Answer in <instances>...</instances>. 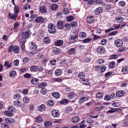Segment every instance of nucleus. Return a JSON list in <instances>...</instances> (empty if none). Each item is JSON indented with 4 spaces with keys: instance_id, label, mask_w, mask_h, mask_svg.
<instances>
[{
    "instance_id": "1",
    "label": "nucleus",
    "mask_w": 128,
    "mask_h": 128,
    "mask_svg": "<svg viewBox=\"0 0 128 128\" xmlns=\"http://www.w3.org/2000/svg\"><path fill=\"white\" fill-rule=\"evenodd\" d=\"M48 31L50 33H54L56 31L55 26L52 23L49 24L48 26Z\"/></svg>"
},
{
    "instance_id": "2",
    "label": "nucleus",
    "mask_w": 128,
    "mask_h": 128,
    "mask_svg": "<svg viewBox=\"0 0 128 128\" xmlns=\"http://www.w3.org/2000/svg\"><path fill=\"white\" fill-rule=\"evenodd\" d=\"M114 44L117 47L122 46L123 44L122 41L120 39H117L114 41Z\"/></svg>"
},
{
    "instance_id": "3",
    "label": "nucleus",
    "mask_w": 128,
    "mask_h": 128,
    "mask_svg": "<svg viewBox=\"0 0 128 128\" xmlns=\"http://www.w3.org/2000/svg\"><path fill=\"white\" fill-rule=\"evenodd\" d=\"M89 98V97L88 96L86 95L85 96L80 98L78 102L80 104H81L84 102L87 101Z\"/></svg>"
},
{
    "instance_id": "4",
    "label": "nucleus",
    "mask_w": 128,
    "mask_h": 128,
    "mask_svg": "<svg viewBox=\"0 0 128 128\" xmlns=\"http://www.w3.org/2000/svg\"><path fill=\"white\" fill-rule=\"evenodd\" d=\"M44 18L42 16H38L35 20V22H40L41 24L42 23L45 21Z\"/></svg>"
},
{
    "instance_id": "5",
    "label": "nucleus",
    "mask_w": 128,
    "mask_h": 128,
    "mask_svg": "<svg viewBox=\"0 0 128 128\" xmlns=\"http://www.w3.org/2000/svg\"><path fill=\"white\" fill-rule=\"evenodd\" d=\"M8 17L10 19H12L15 21L16 20V18L18 16V15L14 13L12 14L10 13H9L8 15Z\"/></svg>"
},
{
    "instance_id": "6",
    "label": "nucleus",
    "mask_w": 128,
    "mask_h": 128,
    "mask_svg": "<svg viewBox=\"0 0 128 128\" xmlns=\"http://www.w3.org/2000/svg\"><path fill=\"white\" fill-rule=\"evenodd\" d=\"M52 114L54 117H58L60 115V112L57 110H54L52 111Z\"/></svg>"
},
{
    "instance_id": "7",
    "label": "nucleus",
    "mask_w": 128,
    "mask_h": 128,
    "mask_svg": "<svg viewBox=\"0 0 128 128\" xmlns=\"http://www.w3.org/2000/svg\"><path fill=\"white\" fill-rule=\"evenodd\" d=\"M94 20V17L92 16H88L86 18L87 22L89 24L92 23Z\"/></svg>"
},
{
    "instance_id": "8",
    "label": "nucleus",
    "mask_w": 128,
    "mask_h": 128,
    "mask_svg": "<svg viewBox=\"0 0 128 128\" xmlns=\"http://www.w3.org/2000/svg\"><path fill=\"white\" fill-rule=\"evenodd\" d=\"M78 38V35H71L69 38V39L71 41L73 42H75Z\"/></svg>"
},
{
    "instance_id": "9",
    "label": "nucleus",
    "mask_w": 128,
    "mask_h": 128,
    "mask_svg": "<svg viewBox=\"0 0 128 128\" xmlns=\"http://www.w3.org/2000/svg\"><path fill=\"white\" fill-rule=\"evenodd\" d=\"M105 50L104 48L102 46H98L97 49V51L98 52L102 54L104 53Z\"/></svg>"
},
{
    "instance_id": "10",
    "label": "nucleus",
    "mask_w": 128,
    "mask_h": 128,
    "mask_svg": "<svg viewBox=\"0 0 128 128\" xmlns=\"http://www.w3.org/2000/svg\"><path fill=\"white\" fill-rule=\"evenodd\" d=\"M64 43L62 40H59L56 42L54 43V45L56 46H59L62 45Z\"/></svg>"
},
{
    "instance_id": "11",
    "label": "nucleus",
    "mask_w": 128,
    "mask_h": 128,
    "mask_svg": "<svg viewBox=\"0 0 128 128\" xmlns=\"http://www.w3.org/2000/svg\"><path fill=\"white\" fill-rule=\"evenodd\" d=\"M76 96V94L73 92L70 93L68 95V97L70 99H72L75 98Z\"/></svg>"
},
{
    "instance_id": "12",
    "label": "nucleus",
    "mask_w": 128,
    "mask_h": 128,
    "mask_svg": "<svg viewBox=\"0 0 128 128\" xmlns=\"http://www.w3.org/2000/svg\"><path fill=\"white\" fill-rule=\"evenodd\" d=\"M103 11V8L100 7H98L96 8L94 12V13L96 14H98L102 13Z\"/></svg>"
},
{
    "instance_id": "13",
    "label": "nucleus",
    "mask_w": 128,
    "mask_h": 128,
    "mask_svg": "<svg viewBox=\"0 0 128 128\" xmlns=\"http://www.w3.org/2000/svg\"><path fill=\"white\" fill-rule=\"evenodd\" d=\"M125 92L124 90H120L116 92V95L118 97H120L124 94Z\"/></svg>"
},
{
    "instance_id": "14",
    "label": "nucleus",
    "mask_w": 128,
    "mask_h": 128,
    "mask_svg": "<svg viewBox=\"0 0 128 128\" xmlns=\"http://www.w3.org/2000/svg\"><path fill=\"white\" fill-rule=\"evenodd\" d=\"M12 65V63L11 62H9L8 61L6 62L4 64V66L6 67V68L8 69L11 68Z\"/></svg>"
},
{
    "instance_id": "15",
    "label": "nucleus",
    "mask_w": 128,
    "mask_h": 128,
    "mask_svg": "<svg viewBox=\"0 0 128 128\" xmlns=\"http://www.w3.org/2000/svg\"><path fill=\"white\" fill-rule=\"evenodd\" d=\"M63 22L62 20H59L57 24V27L58 29H61L63 27Z\"/></svg>"
},
{
    "instance_id": "16",
    "label": "nucleus",
    "mask_w": 128,
    "mask_h": 128,
    "mask_svg": "<svg viewBox=\"0 0 128 128\" xmlns=\"http://www.w3.org/2000/svg\"><path fill=\"white\" fill-rule=\"evenodd\" d=\"M80 118L78 116H75L72 118L71 121L74 123H76L78 122Z\"/></svg>"
},
{
    "instance_id": "17",
    "label": "nucleus",
    "mask_w": 128,
    "mask_h": 128,
    "mask_svg": "<svg viewBox=\"0 0 128 128\" xmlns=\"http://www.w3.org/2000/svg\"><path fill=\"white\" fill-rule=\"evenodd\" d=\"M85 76L84 74L82 72L79 73L78 75V78L80 80H82Z\"/></svg>"
},
{
    "instance_id": "18",
    "label": "nucleus",
    "mask_w": 128,
    "mask_h": 128,
    "mask_svg": "<svg viewBox=\"0 0 128 128\" xmlns=\"http://www.w3.org/2000/svg\"><path fill=\"white\" fill-rule=\"evenodd\" d=\"M31 46H30V48L31 50L36 49L37 47V46L35 44V43L33 42H31L30 43Z\"/></svg>"
},
{
    "instance_id": "19",
    "label": "nucleus",
    "mask_w": 128,
    "mask_h": 128,
    "mask_svg": "<svg viewBox=\"0 0 128 128\" xmlns=\"http://www.w3.org/2000/svg\"><path fill=\"white\" fill-rule=\"evenodd\" d=\"M39 81V79L37 78H34L30 80L31 83L34 84H38Z\"/></svg>"
},
{
    "instance_id": "20",
    "label": "nucleus",
    "mask_w": 128,
    "mask_h": 128,
    "mask_svg": "<svg viewBox=\"0 0 128 128\" xmlns=\"http://www.w3.org/2000/svg\"><path fill=\"white\" fill-rule=\"evenodd\" d=\"M62 71L60 69H58L56 70L55 72V75L56 76H59L62 74Z\"/></svg>"
},
{
    "instance_id": "21",
    "label": "nucleus",
    "mask_w": 128,
    "mask_h": 128,
    "mask_svg": "<svg viewBox=\"0 0 128 128\" xmlns=\"http://www.w3.org/2000/svg\"><path fill=\"white\" fill-rule=\"evenodd\" d=\"M40 12L42 13H45L47 12V10L46 7L44 6H41L40 8Z\"/></svg>"
},
{
    "instance_id": "22",
    "label": "nucleus",
    "mask_w": 128,
    "mask_h": 128,
    "mask_svg": "<svg viewBox=\"0 0 128 128\" xmlns=\"http://www.w3.org/2000/svg\"><path fill=\"white\" fill-rule=\"evenodd\" d=\"M20 25V23L18 22H16L14 23V25L13 30L15 31H16Z\"/></svg>"
},
{
    "instance_id": "23",
    "label": "nucleus",
    "mask_w": 128,
    "mask_h": 128,
    "mask_svg": "<svg viewBox=\"0 0 128 128\" xmlns=\"http://www.w3.org/2000/svg\"><path fill=\"white\" fill-rule=\"evenodd\" d=\"M96 105L98 106L96 107V109L98 111L100 110L103 108V106L99 103H97L96 104Z\"/></svg>"
},
{
    "instance_id": "24",
    "label": "nucleus",
    "mask_w": 128,
    "mask_h": 128,
    "mask_svg": "<svg viewBox=\"0 0 128 128\" xmlns=\"http://www.w3.org/2000/svg\"><path fill=\"white\" fill-rule=\"evenodd\" d=\"M19 47L17 46H13V51L14 53H18L19 51Z\"/></svg>"
},
{
    "instance_id": "25",
    "label": "nucleus",
    "mask_w": 128,
    "mask_h": 128,
    "mask_svg": "<svg viewBox=\"0 0 128 128\" xmlns=\"http://www.w3.org/2000/svg\"><path fill=\"white\" fill-rule=\"evenodd\" d=\"M38 69V67L36 66H32L30 68V70L32 72L36 71Z\"/></svg>"
},
{
    "instance_id": "26",
    "label": "nucleus",
    "mask_w": 128,
    "mask_h": 128,
    "mask_svg": "<svg viewBox=\"0 0 128 128\" xmlns=\"http://www.w3.org/2000/svg\"><path fill=\"white\" fill-rule=\"evenodd\" d=\"M122 72L123 74H126L128 72V66H124L122 68Z\"/></svg>"
},
{
    "instance_id": "27",
    "label": "nucleus",
    "mask_w": 128,
    "mask_h": 128,
    "mask_svg": "<svg viewBox=\"0 0 128 128\" xmlns=\"http://www.w3.org/2000/svg\"><path fill=\"white\" fill-rule=\"evenodd\" d=\"M75 50V48H71L68 51V54L69 55H71L73 54L74 53Z\"/></svg>"
},
{
    "instance_id": "28",
    "label": "nucleus",
    "mask_w": 128,
    "mask_h": 128,
    "mask_svg": "<svg viewBox=\"0 0 128 128\" xmlns=\"http://www.w3.org/2000/svg\"><path fill=\"white\" fill-rule=\"evenodd\" d=\"M14 8V13L17 14L19 12V7L18 6L15 5Z\"/></svg>"
},
{
    "instance_id": "29",
    "label": "nucleus",
    "mask_w": 128,
    "mask_h": 128,
    "mask_svg": "<svg viewBox=\"0 0 128 128\" xmlns=\"http://www.w3.org/2000/svg\"><path fill=\"white\" fill-rule=\"evenodd\" d=\"M53 52L55 54L57 55L59 53L60 50L59 48H54L53 49Z\"/></svg>"
},
{
    "instance_id": "30",
    "label": "nucleus",
    "mask_w": 128,
    "mask_h": 128,
    "mask_svg": "<svg viewBox=\"0 0 128 128\" xmlns=\"http://www.w3.org/2000/svg\"><path fill=\"white\" fill-rule=\"evenodd\" d=\"M115 20L116 21L117 23H120L123 20V18L122 17H117Z\"/></svg>"
},
{
    "instance_id": "31",
    "label": "nucleus",
    "mask_w": 128,
    "mask_h": 128,
    "mask_svg": "<svg viewBox=\"0 0 128 128\" xmlns=\"http://www.w3.org/2000/svg\"><path fill=\"white\" fill-rule=\"evenodd\" d=\"M52 95L56 98H58L60 97V94L57 92H55L52 93Z\"/></svg>"
},
{
    "instance_id": "32",
    "label": "nucleus",
    "mask_w": 128,
    "mask_h": 128,
    "mask_svg": "<svg viewBox=\"0 0 128 128\" xmlns=\"http://www.w3.org/2000/svg\"><path fill=\"white\" fill-rule=\"evenodd\" d=\"M46 108L45 106L43 104H42L38 107V110L40 112H42Z\"/></svg>"
},
{
    "instance_id": "33",
    "label": "nucleus",
    "mask_w": 128,
    "mask_h": 128,
    "mask_svg": "<svg viewBox=\"0 0 128 128\" xmlns=\"http://www.w3.org/2000/svg\"><path fill=\"white\" fill-rule=\"evenodd\" d=\"M5 121L7 123H12L13 122V119L10 118H6L5 119Z\"/></svg>"
},
{
    "instance_id": "34",
    "label": "nucleus",
    "mask_w": 128,
    "mask_h": 128,
    "mask_svg": "<svg viewBox=\"0 0 128 128\" xmlns=\"http://www.w3.org/2000/svg\"><path fill=\"white\" fill-rule=\"evenodd\" d=\"M47 84L45 82H42L38 86V87L40 88H45L47 85Z\"/></svg>"
},
{
    "instance_id": "35",
    "label": "nucleus",
    "mask_w": 128,
    "mask_h": 128,
    "mask_svg": "<svg viewBox=\"0 0 128 128\" xmlns=\"http://www.w3.org/2000/svg\"><path fill=\"white\" fill-rule=\"evenodd\" d=\"M4 114L5 115L8 116H13V114L10 111H6L4 112Z\"/></svg>"
},
{
    "instance_id": "36",
    "label": "nucleus",
    "mask_w": 128,
    "mask_h": 128,
    "mask_svg": "<svg viewBox=\"0 0 128 128\" xmlns=\"http://www.w3.org/2000/svg\"><path fill=\"white\" fill-rule=\"evenodd\" d=\"M31 34L30 31L27 30L24 33L25 36L26 38H27L30 36V35Z\"/></svg>"
},
{
    "instance_id": "37",
    "label": "nucleus",
    "mask_w": 128,
    "mask_h": 128,
    "mask_svg": "<svg viewBox=\"0 0 128 128\" xmlns=\"http://www.w3.org/2000/svg\"><path fill=\"white\" fill-rule=\"evenodd\" d=\"M13 104L16 106L19 107L21 103L19 100H16L14 102Z\"/></svg>"
},
{
    "instance_id": "38",
    "label": "nucleus",
    "mask_w": 128,
    "mask_h": 128,
    "mask_svg": "<svg viewBox=\"0 0 128 128\" xmlns=\"http://www.w3.org/2000/svg\"><path fill=\"white\" fill-rule=\"evenodd\" d=\"M69 102V100L66 99H64L62 100L60 102V104H64L68 103Z\"/></svg>"
},
{
    "instance_id": "39",
    "label": "nucleus",
    "mask_w": 128,
    "mask_h": 128,
    "mask_svg": "<svg viewBox=\"0 0 128 128\" xmlns=\"http://www.w3.org/2000/svg\"><path fill=\"white\" fill-rule=\"evenodd\" d=\"M79 35L80 37L82 38H85L86 36V34L84 32L80 33L79 34Z\"/></svg>"
},
{
    "instance_id": "40",
    "label": "nucleus",
    "mask_w": 128,
    "mask_h": 128,
    "mask_svg": "<svg viewBox=\"0 0 128 128\" xmlns=\"http://www.w3.org/2000/svg\"><path fill=\"white\" fill-rule=\"evenodd\" d=\"M16 74V72L15 70H12L10 72V77H14L15 76Z\"/></svg>"
},
{
    "instance_id": "41",
    "label": "nucleus",
    "mask_w": 128,
    "mask_h": 128,
    "mask_svg": "<svg viewBox=\"0 0 128 128\" xmlns=\"http://www.w3.org/2000/svg\"><path fill=\"white\" fill-rule=\"evenodd\" d=\"M92 40V38H87L84 39L82 40L83 42L84 43H86L89 42Z\"/></svg>"
},
{
    "instance_id": "42",
    "label": "nucleus",
    "mask_w": 128,
    "mask_h": 128,
    "mask_svg": "<svg viewBox=\"0 0 128 128\" xmlns=\"http://www.w3.org/2000/svg\"><path fill=\"white\" fill-rule=\"evenodd\" d=\"M58 8V6L56 4H53L51 6V9L52 10H55Z\"/></svg>"
},
{
    "instance_id": "43",
    "label": "nucleus",
    "mask_w": 128,
    "mask_h": 128,
    "mask_svg": "<svg viewBox=\"0 0 128 128\" xmlns=\"http://www.w3.org/2000/svg\"><path fill=\"white\" fill-rule=\"evenodd\" d=\"M44 42L46 44H48L50 42V40L49 37H46L44 38Z\"/></svg>"
},
{
    "instance_id": "44",
    "label": "nucleus",
    "mask_w": 128,
    "mask_h": 128,
    "mask_svg": "<svg viewBox=\"0 0 128 128\" xmlns=\"http://www.w3.org/2000/svg\"><path fill=\"white\" fill-rule=\"evenodd\" d=\"M0 126L2 128H9V126L8 124L4 123H1Z\"/></svg>"
},
{
    "instance_id": "45",
    "label": "nucleus",
    "mask_w": 128,
    "mask_h": 128,
    "mask_svg": "<svg viewBox=\"0 0 128 128\" xmlns=\"http://www.w3.org/2000/svg\"><path fill=\"white\" fill-rule=\"evenodd\" d=\"M82 81H83L84 82L83 83L84 84L88 85L89 84V83L88 82V79L86 78H83L82 80H80Z\"/></svg>"
},
{
    "instance_id": "46",
    "label": "nucleus",
    "mask_w": 128,
    "mask_h": 128,
    "mask_svg": "<svg viewBox=\"0 0 128 128\" xmlns=\"http://www.w3.org/2000/svg\"><path fill=\"white\" fill-rule=\"evenodd\" d=\"M30 99L27 96L24 97L23 99V101L24 102L27 104L30 102Z\"/></svg>"
},
{
    "instance_id": "47",
    "label": "nucleus",
    "mask_w": 128,
    "mask_h": 128,
    "mask_svg": "<svg viewBox=\"0 0 128 128\" xmlns=\"http://www.w3.org/2000/svg\"><path fill=\"white\" fill-rule=\"evenodd\" d=\"M102 94L100 92H98L96 94V98H98L99 99H100L102 98Z\"/></svg>"
},
{
    "instance_id": "48",
    "label": "nucleus",
    "mask_w": 128,
    "mask_h": 128,
    "mask_svg": "<svg viewBox=\"0 0 128 128\" xmlns=\"http://www.w3.org/2000/svg\"><path fill=\"white\" fill-rule=\"evenodd\" d=\"M48 104L49 106H51L54 104V101L53 100H50L48 101Z\"/></svg>"
},
{
    "instance_id": "49",
    "label": "nucleus",
    "mask_w": 128,
    "mask_h": 128,
    "mask_svg": "<svg viewBox=\"0 0 128 128\" xmlns=\"http://www.w3.org/2000/svg\"><path fill=\"white\" fill-rule=\"evenodd\" d=\"M78 94L80 96H83L86 94V92L83 90H80L78 91Z\"/></svg>"
},
{
    "instance_id": "50",
    "label": "nucleus",
    "mask_w": 128,
    "mask_h": 128,
    "mask_svg": "<svg viewBox=\"0 0 128 128\" xmlns=\"http://www.w3.org/2000/svg\"><path fill=\"white\" fill-rule=\"evenodd\" d=\"M106 69V67L105 66H102L100 68V72H104Z\"/></svg>"
},
{
    "instance_id": "51",
    "label": "nucleus",
    "mask_w": 128,
    "mask_h": 128,
    "mask_svg": "<svg viewBox=\"0 0 128 128\" xmlns=\"http://www.w3.org/2000/svg\"><path fill=\"white\" fill-rule=\"evenodd\" d=\"M52 123L50 122L47 121L44 122V126L46 127L48 126H50L52 125Z\"/></svg>"
},
{
    "instance_id": "52",
    "label": "nucleus",
    "mask_w": 128,
    "mask_h": 128,
    "mask_svg": "<svg viewBox=\"0 0 128 128\" xmlns=\"http://www.w3.org/2000/svg\"><path fill=\"white\" fill-rule=\"evenodd\" d=\"M66 18L67 20L68 21L71 22L74 19V18L73 16H67Z\"/></svg>"
},
{
    "instance_id": "53",
    "label": "nucleus",
    "mask_w": 128,
    "mask_h": 128,
    "mask_svg": "<svg viewBox=\"0 0 128 128\" xmlns=\"http://www.w3.org/2000/svg\"><path fill=\"white\" fill-rule=\"evenodd\" d=\"M107 40L106 39H103L101 40V44L103 46L106 43Z\"/></svg>"
},
{
    "instance_id": "54",
    "label": "nucleus",
    "mask_w": 128,
    "mask_h": 128,
    "mask_svg": "<svg viewBox=\"0 0 128 128\" xmlns=\"http://www.w3.org/2000/svg\"><path fill=\"white\" fill-rule=\"evenodd\" d=\"M63 12L64 14H67L69 13V10L67 8H64L63 10Z\"/></svg>"
},
{
    "instance_id": "55",
    "label": "nucleus",
    "mask_w": 128,
    "mask_h": 128,
    "mask_svg": "<svg viewBox=\"0 0 128 128\" xmlns=\"http://www.w3.org/2000/svg\"><path fill=\"white\" fill-rule=\"evenodd\" d=\"M118 33V31H115L110 32L109 34V36H111L116 35Z\"/></svg>"
},
{
    "instance_id": "56",
    "label": "nucleus",
    "mask_w": 128,
    "mask_h": 128,
    "mask_svg": "<svg viewBox=\"0 0 128 128\" xmlns=\"http://www.w3.org/2000/svg\"><path fill=\"white\" fill-rule=\"evenodd\" d=\"M13 46L12 45H11L8 48V51L10 53H11L13 50Z\"/></svg>"
},
{
    "instance_id": "57",
    "label": "nucleus",
    "mask_w": 128,
    "mask_h": 128,
    "mask_svg": "<svg viewBox=\"0 0 128 128\" xmlns=\"http://www.w3.org/2000/svg\"><path fill=\"white\" fill-rule=\"evenodd\" d=\"M20 97V95L19 94H16L14 96L13 98L15 99H19Z\"/></svg>"
},
{
    "instance_id": "58",
    "label": "nucleus",
    "mask_w": 128,
    "mask_h": 128,
    "mask_svg": "<svg viewBox=\"0 0 128 128\" xmlns=\"http://www.w3.org/2000/svg\"><path fill=\"white\" fill-rule=\"evenodd\" d=\"M47 92V90L44 88H42L40 90V92L42 94H46Z\"/></svg>"
},
{
    "instance_id": "59",
    "label": "nucleus",
    "mask_w": 128,
    "mask_h": 128,
    "mask_svg": "<svg viewBox=\"0 0 128 128\" xmlns=\"http://www.w3.org/2000/svg\"><path fill=\"white\" fill-rule=\"evenodd\" d=\"M42 120V117L40 116H38L36 118V121L38 122H40Z\"/></svg>"
},
{
    "instance_id": "60",
    "label": "nucleus",
    "mask_w": 128,
    "mask_h": 128,
    "mask_svg": "<svg viewBox=\"0 0 128 128\" xmlns=\"http://www.w3.org/2000/svg\"><path fill=\"white\" fill-rule=\"evenodd\" d=\"M115 62H112L109 64V66L110 68H112L114 67L115 64Z\"/></svg>"
},
{
    "instance_id": "61",
    "label": "nucleus",
    "mask_w": 128,
    "mask_h": 128,
    "mask_svg": "<svg viewBox=\"0 0 128 128\" xmlns=\"http://www.w3.org/2000/svg\"><path fill=\"white\" fill-rule=\"evenodd\" d=\"M46 74L48 76H50L52 75V72L51 71L47 70L46 71Z\"/></svg>"
},
{
    "instance_id": "62",
    "label": "nucleus",
    "mask_w": 128,
    "mask_h": 128,
    "mask_svg": "<svg viewBox=\"0 0 128 128\" xmlns=\"http://www.w3.org/2000/svg\"><path fill=\"white\" fill-rule=\"evenodd\" d=\"M111 98L110 96L108 94L106 95L104 97V99L106 101H109Z\"/></svg>"
},
{
    "instance_id": "63",
    "label": "nucleus",
    "mask_w": 128,
    "mask_h": 128,
    "mask_svg": "<svg viewBox=\"0 0 128 128\" xmlns=\"http://www.w3.org/2000/svg\"><path fill=\"white\" fill-rule=\"evenodd\" d=\"M53 80L54 82H60L62 81V80L61 79L57 78H54Z\"/></svg>"
},
{
    "instance_id": "64",
    "label": "nucleus",
    "mask_w": 128,
    "mask_h": 128,
    "mask_svg": "<svg viewBox=\"0 0 128 128\" xmlns=\"http://www.w3.org/2000/svg\"><path fill=\"white\" fill-rule=\"evenodd\" d=\"M86 122L89 124H90L93 122V120L90 118H88L86 120Z\"/></svg>"
}]
</instances>
